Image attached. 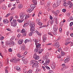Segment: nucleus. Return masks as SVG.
<instances>
[{"mask_svg": "<svg viewBox=\"0 0 73 73\" xmlns=\"http://www.w3.org/2000/svg\"><path fill=\"white\" fill-rule=\"evenodd\" d=\"M43 50H44L43 49H41L38 52L39 54H40L42 52H43Z\"/></svg>", "mask_w": 73, "mask_h": 73, "instance_id": "nucleus-38", "label": "nucleus"}, {"mask_svg": "<svg viewBox=\"0 0 73 73\" xmlns=\"http://www.w3.org/2000/svg\"><path fill=\"white\" fill-rule=\"evenodd\" d=\"M35 43L36 45V48H40V47L41 46V44H38V43H37L36 42H35Z\"/></svg>", "mask_w": 73, "mask_h": 73, "instance_id": "nucleus-15", "label": "nucleus"}, {"mask_svg": "<svg viewBox=\"0 0 73 73\" xmlns=\"http://www.w3.org/2000/svg\"><path fill=\"white\" fill-rule=\"evenodd\" d=\"M68 47H66L64 49V50H68Z\"/></svg>", "mask_w": 73, "mask_h": 73, "instance_id": "nucleus-47", "label": "nucleus"}, {"mask_svg": "<svg viewBox=\"0 0 73 73\" xmlns=\"http://www.w3.org/2000/svg\"><path fill=\"white\" fill-rule=\"evenodd\" d=\"M70 42H66V43H65V45H68V44H70Z\"/></svg>", "mask_w": 73, "mask_h": 73, "instance_id": "nucleus-44", "label": "nucleus"}, {"mask_svg": "<svg viewBox=\"0 0 73 73\" xmlns=\"http://www.w3.org/2000/svg\"><path fill=\"white\" fill-rule=\"evenodd\" d=\"M30 17V15H29V14H27V15H26L25 17V20H27V19H28Z\"/></svg>", "mask_w": 73, "mask_h": 73, "instance_id": "nucleus-26", "label": "nucleus"}, {"mask_svg": "<svg viewBox=\"0 0 73 73\" xmlns=\"http://www.w3.org/2000/svg\"><path fill=\"white\" fill-rule=\"evenodd\" d=\"M34 66H35V67H36V68H38V64H37V63H36V62L35 63V64H34Z\"/></svg>", "mask_w": 73, "mask_h": 73, "instance_id": "nucleus-29", "label": "nucleus"}, {"mask_svg": "<svg viewBox=\"0 0 73 73\" xmlns=\"http://www.w3.org/2000/svg\"><path fill=\"white\" fill-rule=\"evenodd\" d=\"M68 4L70 6H69V7H70V8H71V7H72L73 6V4H72V2H71L70 1L69 3V4Z\"/></svg>", "mask_w": 73, "mask_h": 73, "instance_id": "nucleus-21", "label": "nucleus"}, {"mask_svg": "<svg viewBox=\"0 0 73 73\" xmlns=\"http://www.w3.org/2000/svg\"><path fill=\"white\" fill-rule=\"evenodd\" d=\"M4 37H1L0 40L1 41H3V40H4Z\"/></svg>", "mask_w": 73, "mask_h": 73, "instance_id": "nucleus-51", "label": "nucleus"}, {"mask_svg": "<svg viewBox=\"0 0 73 73\" xmlns=\"http://www.w3.org/2000/svg\"><path fill=\"white\" fill-rule=\"evenodd\" d=\"M53 29L54 32H56V31H57V28L56 27H54H54L53 28Z\"/></svg>", "mask_w": 73, "mask_h": 73, "instance_id": "nucleus-37", "label": "nucleus"}, {"mask_svg": "<svg viewBox=\"0 0 73 73\" xmlns=\"http://www.w3.org/2000/svg\"><path fill=\"white\" fill-rule=\"evenodd\" d=\"M38 24L40 26H41L42 25V23L41 22H39L38 23Z\"/></svg>", "mask_w": 73, "mask_h": 73, "instance_id": "nucleus-42", "label": "nucleus"}, {"mask_svg": "<svg viewBox=\"0 0 73 73\" xmlns=\"http://www.w3.org/2000/svg\"><path fill=\"white\" fill-rule=\"evenodd\" d=\"M55 46V47L56 48H58L60 47V44H59V42H56L55 43L53 44V46Z\"/></svg>", "mask_w": 73, "mask_h": 73, "instance_id": "nucleus-3", "label": "nucleus"}, {"mask_svg": "<svg viewBox=\"0 0 73 73\" xmlns=\"http://www.w3.org/2000/svg\"><path fill=\"white\" fill-rule=\"evenodd\" d=\"M46 68V69H50V68H49V67L48 66H45Z\"/></svg>", "mask_w": 73, "mask_h": 73, "instance_id": "nucleus-54", "label": "nucleus"}, {"mask_svg": "<svg viewBox=\"0 0 73 73\" xmlns=\"http://www.w3.org/2000/svg\"><path fill=\"white\" fill-rule=\"evenodd\" d=\"M33 23H31V24H30L29 25V26H30L31 27V32H32V33H33V32L35 31V27H34V26H33Z\"/></svg>", "mask_w": 73, "mask_h": 73, "instance_id": "nucleus-2", "label": "nucleus"}, {"mask_svg": "<svg viewBox=\"0 0 73 73\" xmlns=\"http://www.w3.org/2000/svg\"><path fill=\"white\" fill-rule=\"evenodd\" d=\"M48 35H49L50 36H53V35H52V34L51 33L48 32Z\"/></svg>", "mask_w": 73, "mask_h": 73, "instance_id": "nucleus-58", "label": "nucleus"}, {"mask_svg": "<svg viewBox=\"0 0 73 73\" xmlns=\"http://www.w3.org/2000/svg\"><path fill=\"white\" fill-rule=\"evenodd\" d=\"M16 69H17V70L18 71H19V72H20V71L21 70V68L18 66H16Z\"/></svg>", "mask_w": 73, "mask_h": 73, "instance_id": "nucleus-20", "label": "nucleus"}, {"mask_svg": "<svg viewBox=\"0 0 73 73\" xmlns=\"http://www.w3.org/2000/svg\"><path fill=\"white\" fill-rule=\"evenodd\" d=\"M70 45L72 46H73V42H71V43L70 44Z\"/></svg>", "mask_w": 73, "mask_h": 73, "instance_id": "nucleus-64", "label": "nucleus"}, {"mask_svg": "<svg viewBox=\"0 0 73 73\" xmlns=\"http://www.w3.org/2000/svg\"><path fill=\"white\" fill-rule=\"evenodd\" d=\"M62 11L63 12L65 13L66 12V9H63L62 10Z\"/></svg>", "mask_w": 73, "mask_h": 73, "instance_id": "nucleus-57", "label": "nucleus"}, {"mask_svg": "<svg viewBox=\"0 0 73 73\" xmlns=\"http://www.w3.org/2000/svg\"><path fill=\"white\" fill-rule=\"evenodd\" d=\"M50 62V61H49V60H48L47 59L45 62L46 63V64L47 65H48V64H49V63Z\"/></svg>", "mask_w": 73, "mask_h": 73, "instance_id": "nucleus-31", "label": "nucleus"}, {"mask_svg": "<svg viewBox=\"0 0 73 73\" xmlns=\"http://www.w3.org/2000/svg\"><path fill=\"white\" fill-rule=\"evenodd\" d=\"M10 61L11 62H14V63H16L17 62V61L14 58L11 59Z\"/></svg>", "mask_w": 73, "mask_h": 73, "instance_id": "nucleus-17", "label": "nucleus"}, {"mask_svg": "<svg viewBox=\"0 0 73 73\" xmlns=\"http://www.w3.org/2000/svg\"><path fill=\"white\" fill-rule=\"evenodd\" d=\"M24 41V40H19L18 41V43L19 44V45H21V44H22V43H23V42Z\"/></svg>", "mask_w": 73, "mask_h": 73, "instance_id": "nucleus-13", "label": "nucleus"}, {"mask_svg": "<svg viewBox=\"0 0 73 73\" xmlns=\"http://www.w3.org/2000/svg\"><path fill=\"white\" fill-rule=\"evenodd\" d=\"M33 58H34L35 60H39V58H40V56H37L36 54H34L33 56Z\"/></svg>", "mask_w": 73, "mask_h": 73, "instance_id": "nucleus-6", "label": "nucleus"}, {"mask_svg": "<svg viewBox=\"0 0 73 73\" xmlns=\"http://www.w3.org/2000/svg\"><path fill=\"white\" fill-rule=\"evenodd\" d=\"M53 23V21H51L50 22V25H52Z\"/></svg>", "mask_w": 73, "mask_h": 73, "instance_id": "nucleus-61", "label": "nucleus"}, {"mask_svg": "<svg viewBox=\"0 0 73 73\" xmlns=\"http://www.w3.org/2000/svg\"><path fill=\"white\" fill-rule=\"evenodd\" d=\"M53 7H54V8H55V7H56V4L54 3L53 5Z\"/></svg>", "mask_w": 73, "mask_h": 73, "instance_id": "nucleus-59", "label": "nucleus"}, {"mask_svg": "<svg viewBox=\"0 0 73 73\" xmlns=\"http://www.w3.org/2000/svg\"><path fill=\"white\" fill-rule=\"evenodd\" d=\"M17 57H19V58H20V57H21V55H20V54H17Z\"/></svg>", "mask_w": 73, "mask_h": 73, "instance_id": "nucleus-52", "label": "nucleus"}, {"mask_svg": "<svg viewBox=\"0 0 73 73\" xmlns=\"http://www.w3.org/2000/svg\"><path fill=\"white\" fill-rule=\"evenodd\" d=\"M51 67L53 69H55V68H56V64L55 63L53 62L52 64L51 65Z\"/></svg>", "mask_w": 73, "mask_h": 73, "instance_id": "nucleus-12", "label": "nucleus"}, {"mask_svg": "<svg viewBox=\"0 0 73 73\" xmlns=\"http://www.w3.org/2000/svg\"><path fill=\"white\" fill-rule=\"evenodd\" d=\"M52 13L56 16H58V14L60 13V11H59V10H57L55 12L54 11H52Z\"/></svg>", "mask_w": 73, "mask_h": 73, "instance_id": "nucleus-4", "label": "nucleus"}, {"mask_svg": "<svg viewBox=\"0 0 73 73\" xmlns=\"http://www.w3.org/2000/svg\"><path fill=\"white\" fill-rule=\"evenodd\" d=\"M71 39L70 38H68L66 39V41H70Z\"/></svg>", "mask_w": 73, "mask_h": 73, "instance_id": "nucleus-55", "label": "nucleus"}, {"mask_svg": "<svg viewBox=\"0 0 73 73\" xmlns=\"http://www.w3.org/2000/svg\"><path fill=\"white\" fill-rule=\"evenodd\" d=\"M57 57L58 58H61V55H58L57 56Z\"/></svg>", "mask_w": 73, "mask_h": 73, "instance_id": "nucleus-46", "label": "nucleus"}, {"mask_svg": "<svg viewBox=\"0 0 73 73\" xmlns=\"http://www.w3.org/2000/svg\"><path fill=\"white\" fill-rule=\"evenodd\" d=\"M11 15V13H8L5 16V17H8V16H9V15Z\"/></svg>", "mask_w": 73, "mask_h": 73, "instance_id": "nucleus-49", "label": "nucleus"}, {"mask_svg": "<svg viewBox=\"0 0 73 73\" xmlns=\"http://www.w3.org/2000/svg\"><path fill=\"white\" fill-rule=\"evenodd\" d=\"M36 62V61L33 60L32 61H31L30 63V65H32V67H34V66H35L34 65Z\"/></svg>", "mask_w": 73, "mask_h": 73, "instance_id": "nucleus-7", "label": "nucleus"}, {"mask_svg": "<svg viewBox=\"0 0 73 73\" xmlns=\"http://www.w3.org/2000/svg\"><path fill=\"white\" fill-rule=\"evenodd\" d=\"M62 29L61 28H59V31L61 33V32H62Z\"/></svg>", "mask_w": 73, "mask_h": 73, "instance_id": "nucleus-62", "label": "nucleus"}, {"mask_svg": "<svg viewBox=\"0 0 73 73\" xmlns=\"http://www.w3.org/2000/svg\"><path fill=\"white\" fill-rule=\"evenodd\" d=\"M38 49L37 48H35V49L34 52L35 53H37V52H38Z\"/></svg>", "mask_w": 73, "mask_h": 73, "instance_id": "nucleus-39", "label": "nucleus"}, {"mask_svg": "<svg viewBox=\"0 0 73 73\" xmlns=\"http://www.w3.org/2000/svg\"><path fill=\"white\" fill-rule=\"evenodd\" d=\"M33 9H33V8L31 7L29 8L28 11L30 13V12H32V11L33 10Z\"/></svg>", "mask_w": 73, "mask_h": 73, "instance_id": "nucleus-18", "label": "nucleus"}, {"mask_svg": "<svg viewBox=\"0 0 73 73\" xmlns=\"http://www.w3.org/2000/svg\"><path fill=\"white\" fill-rule=\"evenodd\" d=\"M56 31H52V33L54 35H57V33L56 32Z\"/></svg>", "mask_w": 73, "mask_h": 73, "instance_id": "nucleus-45", "label": "nucleus"}, {"mask_svg": "<svg viewBox=\"0 0 73 73\" xmlns=\"http://www.w3.org/2000/svg\"><path fill=\"white\" fill-rule=\"evenodd\" d=\"M61 0H58L57 2V5H58H58H60L61 4Z\"/></svg>", "mask_w": 73, "mask_h": 73, "instance_id": "nucleus-16", "label": "nucleus"}, {"mask_svg": "<svg viewBox=\"0 0 73 73\" xmlns=\"http://www.w3.org/2000/svg\"><path fill=\"white\" fill-rule=\"evenodd\" d=\"M33 41H35V42H36V44H37V40L36 39H35V38L34 39Z\"/></svg>", "mask_w": 73, "mask_h": 73, "instance_id": "nucleus-60", "label": "nucleus"}, {"mask_svg": "<svg viewBox=\"0 0 73 73\" xmlns=\"http://www.w3.org/2000/svg\"><path fill=\"white\" fill-rule=\"evenodd\" d=\"M21 20L20 19H18L17 20V21L19 22V23H22L23 21H24V19H21Z\"/></svg>", "mask_w": 73, "mask_h": 73, "instance_id": "nucleus-25", "label": "nucleus"}, {"mask_svg": "<svg viewBox=\"0 0 73 73\" xmlns=\"http://www.w3.org/2000/svg\"><path fill=\"white\" fill-rule=\"evenodd\" d=\"M13 19V17H11L10 18H9V20L10 22H11L12 20V19Z\"/></svg>", "mask_w": 73, "mask_h": 73, "instance_id": "nucleus-43", "label": "nucleus"}, {"mask_svg": "<svg viewBox=\"0 0 73 73\" xmlns=\"http://www.w3.org/2000/svg\"><path fill=\"white\" fill-rule=\"evenodd\" d=\"M20 16L21 19H24L23 18L25 17V14L21 13L20 14Z\"/></svg>", "mask_w": 73, "mask_h": 73, "instance_id": "nucleus-9", "label": "nucleus"}, {"mask_svg": "<svg viewBox=\"0 0 73 73\" xmlns=\"http://www.w3.org/2000/svg\"><path fill=\"white\" fill-rule=\"evenodd\" d=\"M29 23H25L23 26V27H27V26H28V25H29Z\"/></svg>", "mask_w": 73, "mask_h": 73, "instance_id": "nucleus-30", "label": "nucleus"}, {"mask_svg": "<svg viewBox=\"0 0 73 73\" xmlns=\"http://www.w3.org/2000/svg\"><path fill=\"white\" fill-rule=\"evenodd\" d=\"M70 19L71 20H73V17H70Z\"/></svg>", "mask_w": 73, "mask_h": 73, "instance_id": "nucleus-63", "label": "nucleus"}, {"mask_svg": "<svg viewBox=\"0 0 73 73\" xmlns=\"http://www.w3.org/2000/svg\"><path fill=\"white\" fill-rule=\"evenodd\" d=\"M46 58H47V57H46V56H43L42 58V61H44L45 59H46Z\"/></svg>", "mask_w": 73, "mask_h": 73, "instance_id": "nucleus-40", "label": "nucleus"}, {"mask_svg": "<svg viewBox=\"0 0 73 73\" xmlns=\"http://www.w3.org/2000/svg\"><path fill=\"white\" fill-rule=\"evenodd\" d=\"M5 44L6 45H10V42H9V41L8 40H7L5 42Z\"/></svg>", "mask_w": 73, "mask_h": 73, "instance_id": "nucleus-22", "label": "nucleus"}, {"mask_svg": "<svg viewBox=\"0 0 73 73\" xmlns=\"http://www.w3.org/2000/svg\"><path fill=\"white\" fill-rule=\"evenodd\" d=\"M54 20L56 24H58V22L57 21V17H55Z\"/></svg>", "mask_w": 73, "mask_h": 73, "instance_id": "nucleus-19", "label": "nucleus"}, {"mask_svg": "<svg viewBox=\"0 0 73 73\" xmlns=\"http://www.w3.org/2000/svg\"><path fill=\"white\" fill-rule=\"evenodd\" d=\"M62 66H63V67L65 69H66V68H68V66H66L65 64H62Z\"/></svg>", "mask_w": 73, "mask_h": 73, "instance_id": "nucleus-27", "label": "nucleus"}, {"mask_svg": "<svg viewBox=\"0 0 73 73\" xmlns=\"http://www.w3.org/2000/svg\"><path fill=\"white\" fill-rule=\"evenodd\" d=\"M72 25H73V22H71L70 23L69 26L72 27Z\"/></svg>", "mask_w": 73, "mask_h": 73, "instance_id": "nucleus-53", "label": "nucleus"}, {"mask_svg": "<svg viewBox=\"0 0 73 73\" xmlns=\"http://www.w3.org/2000/svg\"><path fill=\"white\" fill-rule=\"evenodd\" d=\"M21 33H23V36H26L27 34V32H25V30L24 29H23L21 31Z\"/></svg>", "mask_w": 73, "mask_h": 73, "instance_id": "nucleus-5", "label": "nucleus"}, {"mask_svg": "<svg viewBox=\"0 0 73 73\" xmlns=\"http://www.w3.org/2000/svg\"><path fill=\"white\" fill-rule=\"evenodd\" d=\"M33 2L35 5H37V1L35 0H33Z\"/></svg>", "mask_w": 73, "mask_h": 73, "instance_id": "nucleus-34", "label": "nucleus"}, {"mask_svg": "<svg viewBox=\"0 0 73 73\" xmlns=\"http://www.w3.org/2000/svg\"><path fill=\"white\" fill-rule=\"evenodd\" d=\"M26 48V47H25V45L23 44L21 46V50H25Z\"/></svg>", "mask_w": 73, "mask_h": 73, "instance_id": "nucleus-11", "label": "nucleus"}, {"mask_svg": "<svg viewBox=\"0 0 73 73\" xmlns=\"http://www.w3.org/2000/svg\"><path fill=\"white\" fill-rule=\"evenodd\" d=\"M70 60V58L69 57V56H68L67 57V58L65 60H64V62L65 63H67V62H68V61Z\"/></svg>", "mask_w": 73, "mask_h": 73, "instance_id": "nucleus-8", "label": "nucleus"}, {"mask_svg": "<svg viewBox=\"0 0 73 73\" xmlns=\"http://www.w3.org/2000/svg\"><path fill=\"white\" fill-rule=\"evenodd\" d=\"M43 42H45V41L46 40V37H43Z\"/></svg>", "mask_w": 73, "mask_h": 73, "instance_id": "nucleus-28", "label": "nucleus"}, {"mask_svg": "<svg viewBox=\"0 0 73 73\" xmlns=\"http://www.w3.org/2000/svg\"><path fill=\"white\" fill-rule=\"evenodd\" d=\"M10 45H15V43L14 42H11L10 43Z\"/></svg>", "mask_w": 73, "mask_h": 73, "instance_id": "nucleus-35", "label": "nucleus"}, {"mask_svg": "<svg viewBox=\"0 0 73 73\" xmlns=\"http://www.w3.org/2000/svg\"><path fill=\"white\" fill-rule=\"evenodd\" d=\"M30 41H31V40H30V39H26L25 41V44H26V43H27V42H29Z\"/></svg>", "mask_w": 73, "mask_h": 73, "instance_id": "nucleus-32", "label": "nucleus"}, {"mask_svg": "<svg viewBox=\"0 0 73 73\" xmlns=\"http://www.w3.org/2000/svg\"><path fill=\"white\" fill-rule=\"evenodd\" d=\"M3 22L5 24H8L9 23V21L7 19H6L5 20H3Z\"/></svg>", "mask_w": 73, "mask_h": 73, "instance_id": "nucleus-23", "label": "nucleus"}, {"mask_svg": "<svg viewBox=\"0 0 73 73\" xmlns=\"http://www.w3.org/2000/svg\"><path fill=\"white\" fill-rule=\"evenodd\" d=\"M42 68L44 71H45V70H46V69H45V68L44 66H42Z\"/></svg>", "mask_w": 73, "mask_h": 73, "instance_id": "nucleus-50", "label": "nucleus"}, {"mask_svg": "<svg viewBox=\"0 0 73 73\" xmlns=\"http://www.w3.org/2000/svg\"><path fill=\"white\" fill-rule=\"evenodd\" d=\"M32 32H31L29 34V36H32V34H33V33H35V30H34V31L33 32V33H32Z\"/></svg>", "mask_w": 73, "mask_h": 73, "instance_id": "nucleus-33", "label": "nucleus"}, {"mask_svg": "<svg viewBox=\"0 0 73 73\" xmlns=\"http://www.w3.org/2000/svg\"><path fill=\"white\" fill-rule=\"evenodd\" d=\"M35 32L36 33H37V34L38 35H41V34H40V33H39V32H38V31H35Z\"/></svg>", "mask_w": 73, "mask_h": 73, "instance_id": "nucleus-41", "label": "nucleus"}, {"mask_svg": "<svg viewBox=\"0 0 73 73\" xmlns=\"http://www.w3.org/2000/svg\"><path fill=\"white\" fill-rule=\"evenodd\" d=\"M18 7L19 9H21L23 8V5L20 3L18 4Z\"/></svg>", "mask_w": 73, "mask_h": 73, "instance_id": "nucleus-14", "label": "nucleus"}, {"mask_svg": "<svg viewBox=\"0 0 73 73\" xmlns=\"http://www.w3.org/2000/svg\"><path fill=\"white\" fill-rule=\"evenodd\" d=\"M40 71H41V70L40 69H36L35 72L36 73H37L38 72H40Z\"/></svg>", "mask_w": 73, "mask_h": 73, "instance_id": "nucleus-36", "label": "nucleus"}, {"mask_svg": "<svg viewBox=\"0 0 73 73\" xmlns=\"http://www.w3.org/2000/svg\"><path fill=\"white\" fill-rule=\"evenodd\" d=\"M17 21L16 20L14 19L13 20V21H12L11 23V25L13 27H16L17 24Z\"/></svg>", "mask_w": 73, "mask_h": 73, "instance_id": "nucleus-1", "label": "nucleus"}, {"mask_svg": "<svg viewBox=\"0 0 73 73\" xmlns=\"http://www.w3.org/2000/svg\"><path fill=\"white\" fill-rule=\"evenodd\" d=\"M9 52H12V50L11 48H9Z\"/></svg>", "mask_w": 73, "mask_h": 73, "instance_id": "nucleus-56", "label": "nucleus"}, {"mask_svg": "<svg viewBox=\"0 0 73 73\" xmlns=\"http://www.w3.org/2000/svg\"><path fill=\"white\" fill-rule=\"evenodd\" d=\"M31 7L34 9L36 7V6L34 4H31Z\"/></svg>", "mask_w": 73, "mask_h": 73, "instance_id": "nucleus-24", "label": "nucleus"}, {"mask_svg": "<svg viewBox=\"0 0 73 73\" xmlns=\"http://www.w3.org/2000/svg\"><path fill=\"white\" fill-rule=\"evenodd\" d=\"M64 3L63 4V6H65L66 7H68V6L69 5L68 3H66V1L65 0H64Z\"/></svg>", "mask_w": 73, "mask_h": 73, "instance_id": "nucleus-10", "label": "nucleus"}, {"mask_svg": "<svg viewBox=\"0 0 73 73\" xmlns=\"http://www.w3.org/2000/svg\"><path fill=\"white\" fill-rule=\"evenodd\" d=\"M32 73V71L31 70H30L27 72V73Z\"/></svg>", "mask_w": 73, "mask_h": 73, "instance_id": "nucleus-48", "label": "nucleus"}]
</instances>
